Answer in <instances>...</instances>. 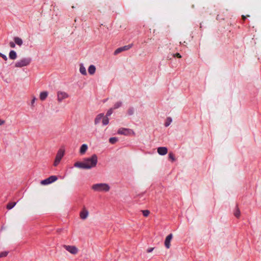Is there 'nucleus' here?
<instances>
[{"instance_id":"obj_2","label":"nucleus","mask_w":261,"mask_h":261,"mask_svg":"<svg viewBox=\"0 0 261 261\" xmlns=\"http://www.w3.org/2000/svg\"><path fill=\"white\" fill-rule=\"evenodd\" d=\"M91 189L97 192H108L110 190V187L106 183H98L93 184L91 186Z\"/></svg>"},{"instance_id":"obj_27","label":"nucleus","mask_w":261,"mask_h":261,"mask_svg":"<svg viewBox=\"0 0 261 261\" xmlns=\"http://www.w3.org/2000/svg\"><path fill=\"white\" fill-rule=\"evenodd\" d=\"M142 212L143 215L145 217H147L150 213V212L148 210H143V211H142Z\"/></svg>"},{"instance_id":"obj_28","label":"nucleus","mask_w":261,"mask_h":261,"mask_svg":"<svg viewBox=\"0 0 261 261\" xmlns=\"http://www.w3.org/2000/svg\"><path fill=\"white\" fill-rule=\"evenodd\" d=\"M169 158L172 161H174L175 160V158H174V154L172 152H170L169 154Z\"/></svg>"},{"instance_id":"obj_5","label":"nucleus","mask_w":261,"mask_h":261,"mask_svg":"<svg viewBox=\"0 0 261 261\" xmlns=\"http://www.w3.org/2000/svg\"><path fill=\"white\" fill-rule=\"evenodd\" d=\"M63 248L72 254H76L78 253L79 249L75 246L64 245Z\"/></svg>"},{"instance_id":"obj_15","label":"nucleus","mask_w":261,"mask_h":261,"mask_svg":"<svg viewBox=\"0 0 261 261\" xmlns=\"http://www.w3.org/2000/svg\"><path fill=\"white\" fill-rule=\"evenodd\" d=\"M48 92L47 91H43L40 93L39 98L41 100L44 101L48 96Z\"/></svg>"},{"instance_id":"obj_10","label":"nucleus","mask_w":261,"mask_h":261,"mask_svg":"<svg viewBox=\"0 0 261 261\" xmlns=\"http://www.w3.org/2000/svg\"><path fill=\"white\" fill-rule=\"evenodd\" d=\"M131 132H132V130L129 129L121 128L118 130V134L126 136L129 135Z\"/></svg>"},{"instance_id":"obj_31","label":"nucleus","mask_w":261,"mask_h":261,"mask_svg":"<svg viewBox=\"0 0 261 261\" xmlns=\"http://www.w3.org/2000/svg\"><path fill=\"white\" fill-rule=\"evenodd\" d=\"M9 45L11 48H14L15 47V42H12V41L10 42Z\"/></svg>"},{"instance_id":"obj_24","label":"nucleus","mask_w":261,"mask_h":261,"mask_svg":"<svg viewBox=\"0 0 261 261\" xmlns=\"http://www.w3.org/2000/svg\"><path fill=\"white\" fill-rule=\"evenodd\" d=\"M240 210H239V208L237 206V209H236V211H235V212L234 213V215H235V216L237 218H239L240 216Z\"/></svg>"},{"instance_id":"obj_38","label":"nucleus","mask_w":261,"mask_h":261,"mask_svg":"<svg viewBox=\"0 0 261 261\" xmlns=\"http://www.w3.org/2000/svg\"><path fill=\"white\" fill-rule=\"evenodd\" d=\"M0 57H1V53H0Z\"/></svg>"},{"instance_id":"obj_3","label":"nucleus","mask_w":261,"mask_h":261,"mask_svg":"<svg viewBox=\"0 0 261 261\" xmlns=\"http://www.w3.org/2000/svg\"><path fill=\"white\" fill-rule=\"evenodd\" d=\"M31 62V59L30 58H23L16 61L15 63L14 66L17 68H21L22 67L27 66Z\"/></svg>"},{"instance_id":"obj_20","label":"nucleus","mask_w":261,"mask_h":261,"mask_svg":"<svg viewBox=\"0 0 261 261\" xmlns=\"http://www.w3.org/2000/svg\"><path fill=\"white\" fill-rule=\"evenodd\" d=\"M102 122L103 125H106L108 124V123L109 122V120L108 117L104 116L103 118L102 119Z\"/></svg>"},{"instance_id":"obj_12","label":"nucleus","mask_w":261,"mask_h":261,"mask_svg":"<svg viewBox=\"0 0 261 261\" xmlns=\"http://www.w3.org/2000/svg\"><path fill=\"white\" fill-rule=\"evenodd\" d=\"M172 234L171 233L167 236L165 241V246L167 248H169L170 247V242L172 239Z\"/></svg>"},{"instance_id":"obj_35","label":"nucleus","mask_w":261,"mask_h":261,"mask_svg":"<svg viewBox=\"0 0 261 261\" xmlns=\"http://www.w3.org/2000/svg\"><path fill=\"white\" fill-rule=\"evenodd\" d=\"M153 249H154V248H153V247L152 248H149L147 249V252L148 253H150V252H152L153 250Z\"/></svg>"},{"instance_id":"obj_16","label":"nucleus","mask_w":261,"mask_h":261,"mask_svg":"<svg viewBox=\"0 0 261 261\" xmlns=\"http://www.w3.org/2000/svg\"><path fill=\"white\" fill-rule=\"evenodd\" d=\"M9 58L11 60H15L17 58V54L14 50H11L9 54Z\"/></svg>"},{"instance_id":"obj_30","label":"nucleus","mask_w":261,"mask_h":261,"mask_svg":"<svg viewBox=\"0 0 261 261\" xmlns=\"http://www.w3.org/2000/svg\"><path fill=\"white\" fill-rule=\"evenodd\" d=\"M113 113V109H110L107 113L106 117L110 116Z\"/></svg>"},{"instance_id":"obj_11","label":"nucleus","mask_w":261,"mask_h":261,"mask_svg":"<svg viewBox=\"0 0 261 261\" xmlns=\"http://www.w3.org/2000/svg\"><path fill=\"white\" fill-rule=\"evenodd\" d=\"M158 153L162 155H165L168 152V149L166 147H160L158 148Z\"/></svg>"},{"instance_id":"obj_21","label":"nucleus","mask_w":261,"mask_h":261,"mask_svg":"<svg viewBox=\"0 0 261 261\" xmlns=\"http://www.w3.org/2000/svg\"><path fill=\"white\" fill-rule=\"evenodd\" d=\"M15 205H16V202H9L7 205V208L8 210H10V209L12 208Z\"/></svg>"},{"instance_id":"obj_29","label":"nucleus","mask_w":261,"mask_h":261,"mask_svg":"<svg viewBox=\"0 0 261 261\" xmlns=\"http://www.w3.org/2000/svg\"><path fill=\"white\" fill-rule=\"evenodd\" d=\"M8 252L7 251H4L0 253V258L6 256L8 255Z\"/></svg>"},{"instance_id":"obj_8","label":"nucleus","mask_w":261,"mask_h":261,"mask_svg":"<svg viewBox=\"0 0 261 261\" xmlns=\"http://www.w3.org/2000/svg\"><path fill=\"white\" fill-rule=\"evenodd\" d=\"M132 46H133V44H128L127 45H125V46L118 48L114 51V55H116L120 53L122 51L127 50L129 49H130Z\"/></svg>"},{"instance_id":"obj_26","label":"nucleus","mask_w":261,"mask_h":261,"mask_svg":"<svg viewBox=\"0 0 261 261\" xmlns=\"http://www.w3.org/2000/svg\"><path fill=\"white\" fill-rule=\"evenodd\" d=\"M134 110L133 108H130L128 109L127 114L129 115H132L134 114Z\"/></svg>"},{"instance_id":"obj_7","label":"nucleus","mask_w":261,"mask_h":261,"mask_svg":"<svg viewBox=\"0 0 261 261\" xmlns=\"http://www.w3.org/2000/svg\"><path fill=\"white\" fill-rule=\"evenodd\" d=\"M69 95L64 91H58L57 92V100L58 102H61L63 100L67 98Z\"/></svg>"},{"instance_id":"obj_22","label":"nucleus","mask_w":261,"mask_h":261,"mask_svg":"<svg viewBox=\"0 0 261 261\" xmlns=\"http://www.w3.org/2000/svg\"><path fill=\"white\" fill-rule=\"evenodd\" d=\"M171 122H172L171 118L168 117L166 119L165 123V126L166 127L168 126L170 124Z\"/></svg>"},{"instance_id":"obj_32","label":"nucleus","mask_w":261,"mask_h":261,"mask_svg":"<svg viewBox=\"0 0 261 261\" xmlns=\"http://www.w3.org/2000/svg\"><path fill=\"white\" fill-rule=\"evenodd\" d=\"M36 100V98L35 96H34L33 97V99H32V101H31V106L32 107H34V104Z\"/></svg>"},{"instance_id":"obj_9","label":"nucleus","mask_w":261,"mask_h":261,"mask_svg":"<svg viewBox=\"0 0 261 261\" xmlns=\"http://www.w3.org/2000/svg\"><path fill=\"white\" fill-rule=\"evenodd\" d=\"M88 216L89 212L85 206H84L80 213V218L83 220H85L88 218Z\"/></svg>"},{"instance_id":"obj_14","label":"nucleus","mask_w":261,"mask_h":261,"mask_svg":"<svg viewBox=\"0 0 261 261\" xmlns=\"http://www.w3.org/2000/svg\"><path fill=\"white\" fill-rule=\"evenodd\" d=\"M88 149V146L87 144H83L80 149V153L81 154L83 155L85 153Z\"/></svg>"},{"instance_id":"obj_37","label":"nucleus","mask_w":261,"mask_h":261,"mask_svg":"<svg viewBox=\"0 0 261 261\" xmlns=\"http://www.w3.org/2000/svg\"><path fill=\"white\" fill-rule=\"evenodd\" d=\"M246 18V16H244V15H243V16H242V19H243L244 20H245Z\"/></svg>"},{"instance_id":"obj_18","label":"nucleus","mask_w":261,"mask_h":261,"mask_svg":"<svg viewBox=\"0 0 261 261\" xmlns=\"http://www.w3.org/2000/svg\"><path fill=\"white\" fill-rule=\"evenodd\" d=\"M14 42L15 44H17L19 46H21L22 44L23 41L22 40L18 37H15L14 38Z\"/></svg>"},{"instance_id":"obj_19","label":"nucleus","mask_w":261,"mask_h":261,"mask_svg":"<svg viewBox=\"0 0 261 261\" xmlns=\"http://www.w3.org/2000/svg\"><path fill=\"white\" fill-rule=\"evenodd\" d=\"M80 71L83 75H85L87 74L86 69L83 64L80 65Z\"/></svg>"},{"instance_id":"obj_6","label":"nucleus","mask_w":261,"mask_h":261,"mask_svg":"<svg viewBox=\"0 0 261 261\" xmlns=\"http://www.w3.org/2000/svg\"><path fill=\"white\" fill-rule=\"evenodd\" d=\"M57 179L58 178L56 176L52 175L49 177L48 178L42 180L41 181V184L42 185H48L56 181Z\"/></svg>"},{"instance_id":"obj_36","label":"nucleus","mask_w":261,"mask_h":261,"mask_svg":"<svg viewBox=\"0 0 261 261\" xmlns=\"http://www.w3.org/2000/svg\"><path fill=\"white\" fill-rule=\"evenodd\" d=\"M4 123H5V121L4 120L0 119V125L4 124Z\"/></svg>"},{"instance_id":"obj_1","label":"nucleus","mask_w":261,"mask_h":261,"mask_svg":"<svg viewBox=\"0 0 261 261\" xmlns=\"http://www.w3.org/2000/svg\"><path fill=\"white\" fill-rule=\"evenodd\" d=\"M98 162V157L96 154H93L89 158H84L83 162H77L74 166L83 169H90L96 166Z\"/></svg>"},{"instance_id":"obj_4","label":"nucleus","mask_w":261,"mask_h":261,"mask_svg":"<svg viewBox=\"0 0 261 261\" xmlns=\"http://www.w3.org/2000/svg\"><path fill=\"white\" fill-rule=\"evenodd\" d=\"M64 150L62 149H60L56 155V159L54 163V165L55 166H57L59 163L60 162L62 158L64 156Z\"/></svg>"},{"instance_id":"obj_17","label":"nucleus","mask_w":261,"mask_h":261,"mask_svg":"<svg viewBox=\"0 0 261 261\" xmlns=\"http://www.w3.org/2000/svg\"><path fill=\"white\" fill-rule=\"evenodd\" d=\"M88 72L90 74L93 75L95 73L96 71V68L94 65H91L88 69Z\"/></svg>"},{"instance_id":"obj_13","label":"nucleus","mask_w":261,"mask_h":261,"mask_svg":"<svg viewBox=\"0 0 261 261\" xmlns=\"http://www.w3.org/2000/svg\"><path fill=\"white\" fill-rule=\"evenodd\" d=\"M103 116H104V114L103 113H100V114L97 115L94 120L95 125L98 124L101 121V120L103 119Z\"/></svg>"},{"instance_id":"obj_33","label":"nucleus","mask_w":261,"mask_h":261,"mask_svg":"<svg viewBox=\"0 0 261 261\" xmlns=\"http://www.w3.org/2000/svg\"><path fill=\"white\" fill-rule=\"evenodd\" d=\"M1 57L5 60V61H7L8 60V58L7 57V56L4 54H2L1 53Z\"/></svg>"},{"instance_id":"obj_34","label":"nucleus","mask_w":261,"mask_h":261,"mask_svg":"<svg viewBox=\"0 0 261 261\" xmlns=\"http://www.w3.org/2000/svg\"><path fill=\"white\" fill-rule=\"evenodd\" d=\"M173 56L174 57H176L178 58H181V55L179 53H176L175 54H174L173 55Z\"/></svg>"},{"instance_id":"obj_23","label":"nucleus","mask_w":261,"mask_h":261,"mask_svg":"<svg viewBox=\"0 0 261 261\" xmlns=\"http://www.w3.org/2000/svg\"><path fill=\"white\" fill-rule=\"evenodd\" d=\"M118 141V139L116 137H113V138H110L109 139V142L111 143V144H114L117 141Z\"/></svg>"},{"instance_id":"obj_25","label":"nucleus","mask_w":261,"mask_h":261,"mask_svg":"<svg viewBox=\"0 0 261 261\" xmlns=\"http://www.w3.org/2000/svg\"><path fill=\"white\" fill-rule=\"evenodd\" d=\"M122 105V102L121 101H118L115 103V104L114 106V109H116L119 108Z\"/></svg>"}]
</instances>
